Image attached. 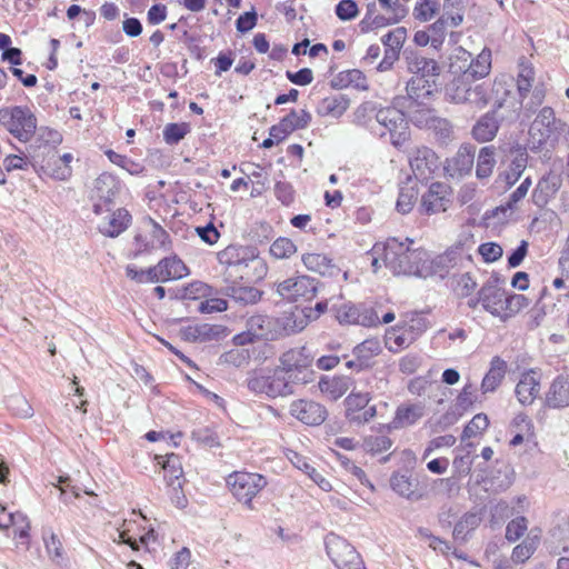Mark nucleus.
Returning <instances> with one entry per match:
<instances>
[{
    "label": "nucleus",
    "mask_w": 569,
    "mask_h": 569,
    "mask_svg": "<svg viewBox=\"0 0 569 569\" xmlns=\"http://www.w3.org/2000/svg\"><path fill=\"white\" fill-rule=\"evenodd\" d=\"M406 241L390 238L385 242L376 243V252L385 254V267L395 274L430 277L427 267V251L425 249H411Z\"/></svg>",
    "instance_id": "1"
},
{
    "label": "nucleus",
    "mask_w": 569,
    "mask_h": 569,
    "mask_svg": "<svg viewBox=\"0 0 569 569\" xmlns=\"http://www.w3.org/2000/svg\"><path fill=\"white\" fill-rule=\"evenodd\" d=\"M478 301L483 310L505 321L522 308L528 306V300L522 295H508L500 286L498 278H490L478 292Z\"/></svg>",
    "instance_id": "2"
},
{
    "label": "nucleus",
    "mask_w": 569,
    "mask_h": 569,
    "mask_svg": "<svg viewBox=\"0 0 569 569\" xmlns=\"http://www.w3.org/2000/svg\"><path fill=\"white\" fill-rule=\"evenodd\" d=\"M217 259L224 270V281L233 282L237 279L249 277L248 268L252 267L257 270V277L262 278L267 273V266L260 259L256 250L238 244H230L219 251Z\"/></svg>",
    "instance_id": "3"
},
{
    "label": "nucleus",
    "mask_w": 569,
    "mask_h": 569,
    "mask_svg": "<svg viewBox=\"0 0 569 569\" xmlns=\"http://www.w3.org/2000/svg\"><path fill=\"white\" fill-rule=\"evenodd\" d=\"M248 389L268 398L286 397L293 393L291 382L284 373L277 368H261L249 373Z\"/></svg>",
    "instance_id": "4"
},
{
    "label": "nucleus",
    "mask_w": 569,
    "mask_h": 569,
    "mask_svg": "<svg viewBox=\"0 0 569 569\" xmlns=\"http://www.w3.org/2000/svg\"><path fill=\"white\" fill-rule=\"evenodd\" d=\"M313 358L307 348H295L286 351L280 357V369L293 387L295 383H308L312 380L311 369Z\"/></svg>",
    "instance_id": "5"
},
{
    "label": "nucleus",
    "mask_w": 569,
    "mask_h": 569,
    "mask_svg": "<svg viewBox=\"0 0 569 569\" xmlns=\"http://www.w3.org/2000/svg\"><path fill=\"white\" fill-rule=\"evenodd\" d=\"M232 496L250 510H253V498L266 488L267 479L254 472H233L227 478Z\"/></svg>",
    "instance_id": "6"
},
{
    "label": "nucleus",
    "mask_w": 569,
    "mask_h": 569,
    "mask_svg": "<svg viewBox=\"0 0 569 569\" xmlns=\"http://www.w3.org/2000/svg\"><path fill=\"white\" fill-rule=\"evenodd\" d=\"M134 257L152 252L154 250H170L171 240L169 233L153 219L144 221L142 230L133 239Z\"/></svg>",
    "instance_id": "7"
},
{
    "label": "nucleus",
    "mask_w": 569,
    "mask_h": 569,
    "mask_svg": "<svg viewBox=\"0 0 569 569\" xmlns=\"http://www.w3.org/2000/svg\"><path fill=\"white\" fill-rule=\"evenodd\" d=\"M0 123L20 141H29L37 129V119L30 109H0Z\"/></svg>",
    "instance_id": "8"
},
{
    "label": "nucleus",
    "mask_w": 569,
    "mask_h": 569,
    "mask_svg": "<svg viewBox=\"0 0 569 569\" xmlns=\"http://www.w3.org/2000/svg\"><path fill=\"white\" fill-rule=\"evenodd\" d=\"M327 553L339 569H366L357 550L343 538L328 535L326 538Z\"/></svg>",
    "instance_id": "9"
},
{
    "label": "nucleus",
    "mask_w": 569,
    "mask_h": 569,
    "mask_svg": "<svg viewBox=\"0 0 569 569\" xmlns=\"http://www.w3.org/2000/svg\"><path fill=\"white\" fill-rule=\"evenodd\" d=\"M317 280L309 276L296 274L277 283L276 292L291 302L311 300L317 296Z\"/></svg>",
    "instance_id": "10"
},
{
    "label": "nucleus",
    "mask_w": 569,
    "mask_h": 569,
    "mask_svg": "<svg viewBox=\"0 0 569 569\" xmlns=\"http://www.w3.org/2000/svg\"><path fill=\"white\" fill-rule=\"evenodd\" d=\"M369 111L377 122L387 128L391 134L392 143L398 146L408 138V121L402 109H361Z\"/></svg>",
    "instance_id": "11"
},
{
    "label": "nucleus",
    "mask_w": 569,
    "mask_h": 569,
    "mask_svg": "<svg viewBox=\"0 0 569 569\" xmlns=\"http://www.w3.org/2000/svg\"><path fill=\"white\" fill-rule=\"evenodd\" d=\"M371 397L369 392L352 390L345 399L346 418L358 426L369 422L377 416L376 406H369Z\"/></svg>",
    "instance_id": "12"
},
{
    "label": "nucleus",
    "mask_w": 569,
    "mask_h": 569,
    "mask_svg": "<svg viewBox=\"0 0 569 569\" xmlns=\"http://www.w3.org/2000/svg\"><path fill=\"white\" fill-rule=\"evenodd\" d=\"M336 318L341 325H360L363 327H375L381 322L375 309L363 308L360 310L350 302H345L336 308Z\"/></svg>",
    "instance_id": "13"
},
{
    "label": "nucleus",
    "mask_w": 569,
    "mask_h": 569,
    "mask_svg": "<svg viewBox=\"0 0 569 569\" xmlns=\"http://www.w3.org/2000/svg\"><path fill=\"white\" fill-rule=\"evenodd\" d=\"M465 259V254L461 248H450L442 254L430 258L427 252V267L430 269V276H439L445 278L452 269L459 268Z\"/></svg>",
    "instance_id": "14"
},
{
    "label": "nucleus",
    "mask_w": 569,
    "mask_h": 569,
    "mask_svg": "<svg viewBox=\"0 0 569 569\" xmlns=\"http://www.w3.org/2000/svg\"><path fill=\"white\" fill-rule=\"evenodd\" d=\"M423 415L425 406L422 403L406 402L397 408L393 419L382 428L388 432L405 429L417 423Z\"/></svg>",
    "instance_id": "15"
},
{
    "label": "nucleus",
    "mask_w": 569,
    "mask_h": 569,
    "mask_svg": "<svg viewBox=\"0 0 569 569\" xmlns=\"http://www.w3.org/2000/svg\"><path fill=\"white\" fill-rule=\"evenodd\" d=\"M289 411L291 416L309 426H318L322 423L327 416V410L323 406L305 399L293 401L290 405Z\"/></svg>",
    "instance_id": "16"
},
{
    "label": "nucleus",
    "mask_w": 569,
    "mask_h": 569,
    "mask_svg": "<svg viewBox=\"0 0 569 569\" xmlns=\"http://www.w3.org/2000/svg\"><path fill=\"white\" fill-rule=\"evenodd\" d=\"M403 58L408 72L412 73L413 77L430 79L439 74V66L432 58L425 57L415 50H406Z\"/></svg>",
    "instance_id": "17"
},
{
    "label": "nucleus",
    "mask_w": 569,
    "mask_h": 569,
    "mask_svg": "<svg viewBox=\"0 0 569 569\" xmlns=\"http://www.w3.org/2000/svg\"><path fill=\"white\" fill-rule=\"evenodd\" d=\"M311 117L306 109H291L288 116L270 128L269 134L277 142H281L292 131L306 127Z\"/></svg>",
    "instance_id": "18"
},
{
    "label": "nucleus",
    "mask_w": 569,
    "mask_h": 569,
    "mask_svg": "<svg viewBox=\"0 0 569 569\" xmlns=\"http://www.w3.org/2000/svg\"><path fill=\"white\" fill-rule=\"evenodd\" d=\"M433 109H416L413 121L418 127H426L435 132L441 139L447 140L451 137L452 127L448 120L432 114Z\"/></svg>",
    "instance_id": "19"
},
{
    "label": "nucleus",
    "mask_w": 569,
    "mask_h": 569,
    "mask_svg": "<svg viewBox=\"0 0 569 569\" xmlns=\"http://www.w3.org/2000/svg\"><path fill=\"white\" fill-rule=\"evenodd\" d=\"M131 219L127 209L119 208L103 217L98 224V229L106 237L117 238L129 228Z\"/></svg>",
    "instance_id": "20"
},
{
    "label": "nucleus",
    "mask_w": 569,
    "mask_h": 569,
    "mask_svg": "<svg viewBox=\"0 0 569 569\" xmlns=\"http://www.w3.org/2000/svg\"><path fill=\"white\" fill-rule=\"evenodd\" d=\"M446 94L449 102L455 104H480L486 103L479 88H470L462 81H453L447 87Z\"/></svg>",
    "instance_id": "21"
},
{
    "label": "nucleus",
    "mask_w": 569,
    "mask_h": 569,
    "mask_svg": "<svg viewBox=\"0 0 569 569\" xmlns=\"http://www.w3.org/2000/svg\"><path fill=\"white\" fill-rule=\"evenodd\" d=\"M562 183L561 176L557 172H548L538 182L537 187L532 192L533 202L543 207L548 201L555 197Z\"/></svg>",
    "instance_id": "22"
},
{
    "label": "nucleus",
    "mask_w": 569,
    "mask_h": 569,
    "mask_svg": "<svg viewBox=\"0 0 569 569\" xmlns=\"http://www.w3.org/2000/svg\"><path fill=\"white\" fill-rule=\"evenodd\" d=\"M271 320L263 315H254L247 320V331L237 336L240 343L251 342L254 339H269L271 336Z\"/></svg>",
    "instance_id": "23"
},
{
    "label": "nucleus",
    "mask_w": 569,
    "mask_h": 569,
    "mask_svg": "<svg viewBox=\"0 0 569 569\" xmlns=\"http://www.w3.org/2000/svg\"><path fill=\"white\" fill-rule=\"evenodd\" d=\"M418 336L412 325L398 326L387 332L386 346L391 352H398L413 343Z\"/></svg>",
    "instance_id": "24"
},
{
    "label": "nucleus",
    "mask_w": 569,
    "mask_h": 569,
    "mask_svg": "<svg viewBox=\"0 0 569 569\" xmlns=\"http://www.w3.org/2000/svg\"><path fill=\"white\" fill-rule=\"evenodd\" d=\"M543 112L536 117L529 128V143L531 149H539L550 134V124L553 120L552 109H543Z\"/></svg>",
    "instance_id": "25"
},
{
    "label": "nucleus",
    "mask_w": 569,
    "mask_h": 569,
    "mask_svg": "<svg viewBox=\"0 0 569 569\" xmlns=\"http://www.w3.org/2000/svg\"><path fill=\"white\" fill-rule=\"evenodd\" d=\"M500 117L498 110L492 109L483 114L473 126L472 136L479 142L491 141L499 129Z\"/></svg>",
    "instance_id": "26"
},
{
    "label": "nucleus",
    "mask_w": 569,
    "mask_h": 569,
    "mask_svg": "<svg viewBox=\"0 0 569 569\" xmlns=\"http://www.w3.org/2000/svg\"><path fill=\"white\" fill-rule=\"evenodd\" d=\"M540 391V382L535 371L525 372L516 386V396L523 406L531 405Z\"/></svg>",
    "instance_id": "27"
},
{
    "label": "nucleus",
    "mask_w": 569,
    "mask_h": 569,
    "mask_svg": "<svg viewBox=\"0 0 569 569\" xmlns=\"http://www.w3.org/2000/svg\"><path fill=\"white\" fill-rule=\"evenodd\" d=\"M546 401L552 408L569 406V373L561 375L552 381Z\"/></svg>",
    "instance_id": "28"
},
{
    "label": "nucleus",
    "mask_w": 569,
    "mask_h": 569,
    "mask_svg": "<svg viewBox=\"0 0 569 569\" xmlns=\"http://www.w3.org/2000/svg\"><path fill=\"white\" fill-rule=\"evenodd\" d=\"M447 186L442 183H432L422 196V207L427 213H438L446 211L448 199H446Z\"/></svg>",
    "instance_id": "29"
},
{
    "label": "nucleus",
    "mask_w": 569,
    "mask_h": 569,
    "mask_svg": "<svg viewBox=\"0 0 569 569\" xmlns=\"http://www.w3.org/2000/svg\"><path fill=\"white\" fill-rule=\"evenodd\" d=\"M475 151L469 146L459 148L457 154L448 162L447 170L451 177H462L471 172Z\"/></svg>",
    "instance_id": "30"
},
{
    "label": "nucleus",
    "mask_w": 569,
    "mask_h": 569,
    "mask_svg": "<svg viewBox=\"0 0 569 569\" xmlns=\"http://www.w3.org/2000/svg\"><path fill=\"white\" fill-rule=\"evenodd\" d=\"M223 292L227 297L243 306L254 305L260 301L262 297V292L259 289L251 286L238 284L236 281L227 284Z\"/></svg>",
    "instance_id": "31"
},
{
    "label": "nucleus",
    "mask_w": 569,
    "mask_h": 569,
    "mask_svg": "<svg viewBox=\"0 0 569 569\" xmlns=\"http://www.w3.org/2000/svg\"><path fill=\"white\" fill-rule=\"evenodd\" d=\"M406 90L411 102L423 106L426 104V100L429 99L435 91V82L430 81V79L412 77L407 82Z\"/></svg>",
    "instance_id": "32"
},
{
    "label": "nucleus",
    "mask_w": 569,
    "mask_h": 569,
    "mask_svg": "<svg viewBox=\"0 0 569 569\" xmlns=\"http://www.w3.org/2000/svg\"><path fill=\"white\" fill-rule=\"evenodd\" d=\"M222 332L221 326L200 323L186 327L181 333L190 342H206L218 339Z\"/></svg>",
    "instance_id": "33"
},
{
    "label": "nucleus",
    "mask_w": 569,
    "mask_h": 569,
    "mask_svg": "<svg viewBox=\"0 0 569 569\" xmlns=\"http://www.w3.org/2000/svg\"><path fill=\"white\" fill-rule=\"evenodd\" d=\"M302 263L305 267L322 276L333 277L340 272L330 258L322 253H305L302 254Z\"/></svg>",
    "instance_id": "34"
},
{
    "label": "nucleus",
    "mask_w": 569,
    "mask_h": 569,
    "mask_svg": "<svg viewBox=\"0 0 569 569\" xmlns=\"http://www.w3.org/2000/svg\"><path fill=\"white\" fill-rule=\"evenodd\" d=\"M159 273L162 277V282L178 280L189 274V270L184 262L177 256L167 257L158 262Z\"/></svg>",
    "instance_id": "35"
},
{
    "label": "nucleus",
    "mask_w": 569,
    "mask_h": 569,
    "mask_svg": "<svg viewBox=\"0 0 569 569\" xmlns=\"http://www.w3.org/2000/svg\"><path fill=\"white\" fill-rule=\"evenodd\" d=\"M352 380L346 376H338L332 378H321L319 381V389L322 393L330 397L332 400L341 398L351 388Z\"/></svg>",
    "instance_id": "36"
},
{
    "label": "nucleus",
    "mask_w": 569,
    "mask_h": 569,
    "mask_svg": "<svg viewBox=\"0 0 569 569\" xmlns=\"http://www.w3.org/2000/svg\"><path fill=\"white\" fill-rule=\"evenodd\" d=\"M507 363L496 357L491 360L490 369L486 373L481 382V390L483 393L493 392L505 378Z\"/></svg>",
    "instance_id": "37"
},
{
    "label": "nucleus",
    "mask_w": 569,
    "mask_h": 569,
    "mask_svg": "<svg viewBox=\"0 0 569 569\" xmlns=\"http://www.w3.org/2000/svg\"><path fill=\"white\" fill-rule=\"evenodd\" d=\"M119 190V181L110 173H101L94 181V192L97 197L107 203L113 201Z\"/></svg>",
    "instance_id": "38"
},
{
    "label": "nucleus",
    "mask_w": 569,
    "mask_h": 569,
    "mask_svg": "<svg viewBox=\"0 0 569 569\" xmlns=\"http://www.w3.org/2000/svg\"><path fill=\"white\" fill-rule=\"evenodd\" d=\"M511 153L513 158L505 173V181L508 186L515 184L520 179L528 163V154L525 148L518 146Z\"/></svg>",
    "instance_id": "39"
},
{
    "label": "nucleus",
    "mask_w": 569,
    "mask_h": 569,
    "mask_svg": "<svg viewBox=\"0 0 569 569\" xmlns=\"http://www.w3.org/2000/svg\"><path fill=\"white\" fill-rule=\"evenodd\" d=\"M289 459L296 468L308 475L310 479L319 486L320 489L327 492L332 490L330 481L326 479L322 473L317 471V469L312 467L305 457L297 452H292V456L289 457Z\"/></svg>",
    "instance_id": "40"
},
{
    "label": "nucleus",
    "mask_w": 569,
    "mask_h": 569,
    "mask_svg": "<svg viewBox=\"0 0 569 569\" xmlns=\"http://www.w3.org/2000/svg\"><path fill=\"white\" fill-rule=\"evenodd\" d=\"M403 18L397 14L386 12L383 14L366 13L363 19L359 22V28L362 33L370 32L376 29H381L391 24L400 22Z\"/></svg>",
    "instance_id": "41"
},
{
    "label": "nucleus",
    "mask_w": 569,
    "mask_h": 569,
    "mask_svg": "<svg viewBox=\"0 0 569 569\" xmlns=\"http://www.w3.org/2000/svg\"><path fill=\"white\" fill-rule=\"evenodd\" d=\"M496 149L493 146L482 147L479 150L476 166V176L478 179H488L496 167Z\"/></svg>",
    "instance_id": "42"
},
{
    "label": "nucleus",
    "mask_w": 569,
    "mask_h": 569,
    "mask_svg": "<svg viewBox=\"0 0 569 569\" xmlns=\"http://www.w3.org/2000/svg\"><path fill=\"white\" fill-rule=\"evenodd\" d=\"M471 63V53L462 47L452 50L449 57V72L455 76L462 74L469 79V68Z\"/></svg>",
    "instance_id": "43"
},
{
    "label": "nucleus",
    "mask_w": 569,
    "mask_h": 569,
    "mask_svg": "<svg viewBox=\"0 0 569 569\" xmlns=\"http://www.w3.org/2000/svg\"><path fill=\"white\" fill-rule=\"evenodd\" d=\"M158 463L162 466L164 470V477L168 479V485L173 486L176 480L182 477V466L180 457L174 453L162 456H156Z\"/></svg>",
    "instance_id": "44"
},
{
    "label": "nucleus",
    "mask_w": 569,
    "mask_h": 569,
    "mask_svg": "<svg viewBox=\"0 0 569 569\" xmlns=\"http://www.w3.org/2000/svg\"><path fill=\"white\" fill-rule=\"evenodd\" d=\"M491 69V51L487 48L477 56L476 59L471 58L469 68V78L481 79L489 74Z\"/></svg>",
    "instance_id": "45"
},
{
    "label": "nucleus",
    "mask_w": 569,
    "mask_h": 569,
    "mask_svg": "<svg viewBox=\"0 0 569 569\" xmlns=\"http://www.w3.org/2000/svg\"><path fill=\"white\" fill-rule=\"evenodd\" d=\"M535 81V70L531 63L521 59L517 78V88L521 97H527Z\"/></svg>",
    "instance_id": "46"
},
{
    "label": "nucleus",
    "mask_w": 569,
    "mask_h": 569,
    "mask_svg": "<svg viewBox=\"0 0 569 569\" xmlns=\"http://www.w3.org/2000/svg\"><path fill=\"white\" fill-rule=\"evenodd\" d=\"M392 440L385 435H369L363 438L362 448L366 452L376 456L388 451L392 447Z\"/></svg>",
    "instance_id": "47"
},
{
    "label": "nucleus",
    "mask_w": 569,
    "mask_h": 569,
    "mask_svg": "<svg viewBox=\"0 0 569 569\" xmlns=\"http://www.w3.org/2000/svg\"><path fill=\"white\" fill-rule=\"evenodd\" d=\"M297 252V246L287 237L277 238L269 248V253L277 260L290 259Z\"/></svg>",
    "instance_id": "48"
},
{
    "label": "nucleus",
    "mask_w": 569,
    "mask_h": 569,
    "mask_svg": "<svg viewBox=\"0 0 569 569\" xmlns=\"http://www.w3.org/2000/svg\"><path fill=\"white\" fill-rule=\"evenodd\" d=\"M539 543L538 536L526 538L520 545L516 546L511 553L513 562H526L537 550Z\"/></svg>",
    "instance_id": "49"
},
{
    "label": "nucleus",
    "mask_w": 569,
    "mask_h": 569,
    "mask_svg": "<svg viewBox=\"0 0 569 569\" xmlns=\"http://www.w3.org/2000/svg\"><path fill=\"white\" fill-rule=\"evenodd\" d=\"M418 193L419 192L415 186H401L396 203L397 211L402 214L410 212L417 201Z\"/></svg>",
    "instance_id": "50"
},
{
    "label": "nucleus",
    "mask_w": 569,
    "mask_h": 569,
    "mask_svg": "<svg viewBox=\"0 0 569 569\" xmlns=\"http://www.w3.org/2000/svg\"><path fill=\"white\" fill-rule=\"evenodd\" d=\"M481 521L477 512H468L461 517L453 528L456 539H465L468 532L475 530Z\"/></svg>",
    "instance_id": "51"
},
{
    "label": "nucleus",
    "mask_w": 569,
    "mask_h": 569,
    "mask_svg": "<svg viewBox=\"0 0 569 569\" xmlns=\"http://www.w3.org/2000/svg\"><path fill=\"white\" fill-rule=\"evenodd\" d=\"M381 351L380 342L377 339H367L353 349V355L358 361L367 363L372 357Z\"/></svg>",
    "instance_id": "52"
},
{
    "label": "nucleus",
    "mask_w": 569,
    "mask_h": 569,
    "mask_svg": "<svg viewBox=\"0 0 569 569\" xmlns=\"http://www.w3.org/2000/svg\"><path fill=\"white\" fill-rule=\"evenodd\" d=\"M439 11V3L436 0H418L413 8L415 19L426 22L431 20Z\"/></svg>",
    "instance_id": "53"
},
{
    "label": "nucleus",
    "mask_w": 569,
    "mask_h": 569,
    "mask_svg": "<svg viewBox=\"0 0 569 569\" xmlns=\"http://www.w3.org/2000/svg\"><path fill=\"white\" fill-rule=\"evenodd\" d=\"M190 130V124L187 122L168 123L163 129V139L168 144H177Z\"/></svg>",
    "instance_id": "54"
},
{
    "label": "nucleus",
    "mask_w": 569,
    "mask_h": 569,
    "mask_svg": "<svg viewBox=\"0 0 569 569\" xmlns=\"http://www.w3.org/2000/svg\"><path fill=\"white\" fill-rule=\"evenodd\" d=\"M488 426H489V419H488L487 415L478 413L465 427V429L462 431L461 439L466 440V439L473 438V437L478 436L479 433H481L482 431H485L488 428Z\"/></svg>",
    "instance_id": "55"
},
{
    "label": "nucleus",
    "mask_w": 569,
    "mask_h": 569,
    "mask_svg": "<svg viewBox=\"0 0 569 569\" xmlns=\"http://www.w3.org/2000/svg\"><path fill=\"white\" fill-rule=\"evenodd\" d=\"M328 309V301H319L316 303L315 308H305L301 310L302 318L299 320V323L296 325L298 331H301L310 321L317 320L321 315H323Z\"/></svg>",
    "instance_id": "56"
},
{
    "label": "nucleus",
    "mask_w": 569,
    "mask_h": 569,
    "mask_svg": "<svg viewBox=\"0 0 569 569\" xmlns=\"http://www.w3.org/2000/svg\"><path fill=\"white\" fill-rule=\"evenodd\" d=\"M391 487L400 496L405 498H412L415 495L416 485L405 475H393L391 477Z\"/></svg>",
    "instance_id": "57"
},
{
    "label": "nucleus",
    "mask_w": 569,
    "mask_h": 569,
    "mask_svg": "<svg viewBox=\"0 0 569 569\" xmlns=\"http://www.w3.org/2000/svg\"><path fill=\"white\" fill-rule=\"evenodd\" d=\"M407 37V31L403 27H398L382 37V43L386 49H393L399 53Z\"/></svg>",
    "instance_id": "58"
},
{
    "label": "nucleus",
    "mask_w": 569,
    "mask_h": 569,
    "mask_svg": "<svg viewBox=\"0 0 569 569\" xmlns=\"http://www.w3.org/2000/svg\"><path fill=\"white\" fill-rule=\"evenodd\" d=\"M11 528H13V538L19 539L21 543L28 545L30 521L24 513L18 512L16 515V520Z\"/></svg>",
    "instance_id": "59"
},
{
    "label": "nucleus",
    "mask_w": 569,
    "mask_h": 569,
    "mask_svg": "<svg viewBox=\"0 0 569 569\" xmlns=\"http://www.w3.org/2000/svg\"><path fill=\"white\" fill-rule=\"evenodd\" d=\"M192 439L208 448L219 446L217 433L208 427L194 429L192 431Z\"/></svg>",
    "instance_id": "60"
},
{
    "label": "nucleus",
    "mask_w": 569,
    "mask_h": 569,
    "mask_svg": "<svg viewBox=\"0 0 569 569\" xmlns=\"http://www.w3.org/2000/svg\"><path fill=\"white\" fill-rule=\"evenodd\" d=\"M38 140L44 146L56 148L62 142L63 137L62 133L56 129L40 127L38 129Z\"/></svg>",
    "instance_id": "61"
},
{
    "label": "nucleus",
    "mask_w": 569,
    "mask_h": 569,
    "mask_svg": "<svg viewBox=\"0 0 569 569\" xmlns=\"http://www.w3.org/2000/svg\"><path fill=\"white\" fill-rule=\"evenodd\" d=\"M527 531V519L525 517H518L511 520L506 528V538L510 542L520 539Z\"/></svg>",
    "instance_id": "62"
},
{
    "label": "nucleus",
    "mask_w": 569,
    "mask_h": 569,
    "mask_svg": "<svg viewBox=\"0 0 569 569\" xmlns=\"http://www.w3.org/2000/svg\"><path fill=\"white\" fill-rule=\"evenodd\" d=\"M358 6L353 0H341L336 6V14L340 20H352L358 16Z\"/></svg>",
    "instance_id": "63"
},
{
    "label": "nucleus",
    "mask_w": 569,
    "mask_h": 569,
    "mask_svg": "<svg viewBox=\"0 0 569 569\" xmlns=\"http://www.w3.org/2000/svg\"><path fill=\"white\" fill-rule=\"evenodd\" d=\"M30 166L29 159L21 154H9L3 159V167L8 172L13 170H27Z\"/></svg>",
    "instance_id": "64"
}]
</instances>
